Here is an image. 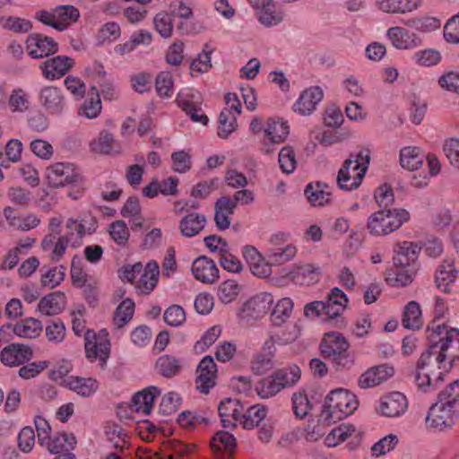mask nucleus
Masks as SVG:
<instances>
[{"label": "nucleus", "instance_id": "obj_50", "mask_svg": "<svg viewBox=\"0 0 459 459\" xmlns=\"http://www.w3.org/2000/svg\"><path fill=\"white\" fill-rule=\"evenodd\" d=\"M441 54L435 48H425L415 51L411 56V61L420 66H434L440 63Z\"/></svg>", "mask_w": 459, "mask_h": 459}, {"label": "nucleus", "instance_id": "obj_58", "mask_svg": "<svg viewBox=\"0 0 459 459\" xmlns=\"http://www.w3.org/2000/svg\"><path fill=\"white\" fill-rule=\"evenodd\" d=\"M275 378L283 385V389L295 385L300 379V368L297 365L277 369L273 372Z\"/></svg>", "mask_w": 459, "mask_h": 459}, {"label": "nucleus", "instance_id": "obj_4", "mask_svg": "<svg viewBox=\"0 0 459 459\" xmlns=\"http://www.w3.org/2000/svg\"><path fill=\"white\" fill-rule=\"evenodd\" d=\"M370 152L362 148L352 152L343 162L337 175L339 187L345 191L357 189L366 175L370 163Z\"/></svg>", "mask_w": 459, "mask_h": 459}, {"label": "nucleus", "instance_id": "obj_2", "mask_svg": "<svg viewBox=\"0 0 459 459\" xmlns=\"http://www.w3.org/2000/svg\"><path fill=\"white\" fill-rule=\"evenodd\" d=\"M359 406L356 395L349 390H332L325 397L319 420L331 425L352 414Z\"/></svg>", "mask_w": 459, "mask_h": 459}, {"label": "nucleus", "instance_id": "obj_63", "mask_svg": "<svg viewBox=\"0 0 459 459\" xmlns=\"http://www.w3.org/2000/svg\"><path fill=\"white\" fill-rule=\"evenodd\" d=\"M278 161L283 173L291 174L297 167L296 155L292 147H282L278 155Z\"/></svg>", "mask_w": 459, "mask_h": 459}, {"label": "nucleus", "instance_id": "obj_42", "mask_svg": "<svg viewBox=\"0 0 459 459\" xmlns=\"http://www.w3.org/2000/svg\"><path fill=\"white\" fill-rule=\"evenodd\" d=\"M424 154L417 147H404L400 152V163L408 170L419 169L424 162Z\"/></svg>", "mask_w": 459, "mask_h": 459}, {"label": "nucleus", "instance_id": "obj_24", "mask_svg": "<svg viewBox=\"0 0 459 459\" xmlns=\"http://www.w3.org/2000/svg\"><path fill=\"white\" fill-rule=\"evenodd\" d=\"M420 250L421 247L411 241L398 243L394 248V265L415 266Z\"/></svg>", "mask_w": 459, "mask_h": 459}, {"label": "nucleus", "instance_id": "obj_49", "mask_svg": "<svg viewBox=\"0 0 459 459\" xmlns=\"http://www.w3.org/2000/svg\"><path fill=\"white\" fill-rule=\"evenodd\" d=\"M22 143L18 139H11L5 145V153L0 151V167L8 168L10 162H17L21 160Z\"/></svg>", "mask_w": 459, "mask_h": 459}, {"label": "nucleus", "instance_id": "obj_53", "mask_svg": "<svg viewBox=\"0 0 459 459\" xmlns=\"http://www.w3.org/2000/svg\"><path fill=\"white\" fill-rule=\"evenodd\" d=\"M156 368L162 376L171 377L179 373L181 361L174 356L163 355L158 359Z\"/></svg>", "mask_w": 459, "mask_h": 459}, {"label": "nucleus", "instance_id": "obj_43", "mask_svg": "<svg viewBox=\"0 0 459 459\" xmlns=\"http://www.w3.org/2000/svg\"><path fill=\"white\" fill-rule=\"evenodd\" d=\"M297 254V248L292 244L281 247H271L266 251V258L271 265H281L292 260Z\"/></svg>", "mask_w": 459, "mask_h": 459}, {"label": "nucleus", "instance_id": "obj_60", "mask_svg": "<svg viewBox=\"0 0 459 459\" xmlns=\"http://www.w3.org/2000/svg\"><path fill=\"white\" fill-rule=\"evenodd\" d=\"M108 233L111 239L119 247H126L130 232L129 230L123 221H116L109 225Z\"/></svg>", "mask_w": 459, "mask_h": 459}, {"label": "nucleus", "instance_id": "obj_54", "mask_svg": "<svg viewBox=\"0 0 459 459\" xmlns=\"http://www.w3.org/2000/svg\"><path fill=\"white\" fill-rule=\"evenodd\" d=\"M176 101L186 113L200 104L199 92L193 88L182 89L177 95Z\"/></svg>", "mask_w": 459, "mask_h": 459}, {"label": "nucleus", "instance_id": "obj_36", "mask_svg": "<svg viewBox=\"0 0 459 459\" xmlns=\"http://www.w3.org/2000/svg\"><path fill=\"white\" fill-rule=\"evenodd\" d=\"M267 415V408L261 404H255L248 407L247 410L243 407L241 411L239 425L244 429H252L258 426Z\"/></svg>", "mask_w": 459, "mask_h": 459}, {"label": "nucleus", "instance_id": "obj_40", "mask_svg": "<svg viewBox=\"0 0 459 459\" xmlns=\"http://www.w3.org/2000/svg\"><path fill=\"white\" fill-rule=\"evenodd\" d=\"M13 333L22 338H36L42 331V324L39 320L29 317L11 325Z\"/></svg>", "mask_w": 459, "mask_h": 459}, {"label": "nucleus", "instance_id": "obj_64", "mask_svg": "<svg viewBox=\"0 0 459 459\" xmlns=\"http://www.w3.org/2000/svg\"><path fill=\"white\" fill-rule=\"evenodd\" d=\"M355 432L352 425L342 424L334 428L326 437L325 441L328 446H335L339 443L345 441Z\"/></svg>", "mask_w": 459, "mask_h": 459}, {"label": "nucleus", "instance_id": "obj_57", "mask_svg": "<svg viewBox=\"0 0 459 459\" xmlns=\"http://www.w3.org/2000/svg\"><path fill=\"white\" fill-rule=\"evenodd\" d=\"M275 378L283 385V389L295 385L300 379V368L297 365L277 369L273 372Z\"/></svg>", "mask_w": 459, "mask_h": 459}, {"label": "nucleus", "instance_id": "obj_15", "mask_svg": "<svg viewBox=\"0 0 459 459\" xmlns=\"http://www.w3.org/2000/svg\"><path fill=\"white\" fill-rule=\"evenodd\" d=\"M74 65V60L66 56H56L44 61L39 68L45 79L54 81L65 76Z\"/></svg>", "mask_w": 459, "mask_h": 459}, {"label": "nucleus", "instance_id": "obj_17", "mask_svg": "<svg viewBox=\"0 0 459 459\" xmlns=\"http://www.w3.org/2000/svg\"><path fill=\"white\" fill-rule=\"evenodd\" d=\"M39 100L44 109L52 115L60 114L65 107V98L61 88L44 86L39 94Z\"/></svg>", "mask_w": 459, "mask_h": 459}, {"label": "nucleus", "instance_id": "obj_39", "mask_svg": "<svg viewBox=\"0 0 459 459\" xmlns=\"http://www.w3.org/2000/svg\"><path fill=\"white\" fill-rule=\"evenodd\" d=\"M206 223L204 215L196 212H191L186 215L179 223L180 231L183 236L192 238L196 236Z\"/></svg>", "mask_w": 459, "mask_h": 459}, {"label": "nucleus", "instance_id": "obj_25", "mask_svg": "<svg viewBox=\"0 0 459 459\" xmlns=\"http://www.w3.org/2000/svg\"><path fill=\"white\" fill-rule=\"evenodd\" d=\"M243 405L236 399L228 398L221 402L218 412L224 428H231L239 423Z\"/></svg>", "mask_w": 459, "mask_h": 459}, {"label": "nucleus", "instance_id": "obj_28", "mask_svg": "<svg viewBox=\"0 0 459 459\" xmlns=\"http://www.w3.org/2000/svg\"><path fill=\"white\" fill-rule=\"evenodd\" d=\"M195 450V445L172 441L163 448L161 453L156 454L152 459H194Z\"/></svg>", "mask_w": 459, "mask_h": 459}, {"label": "nucleus", "instance_id": "obj_27", "mask_svg": "<svg viewBox=\"0 0 459 459\" xmlns=\"http://www.w3.org/2000/svg\"><path fill=\"white\" fill-rule=\"evenodd\" d=\"M158 395H160V390L156 386H149L138 392L133 397L132 410L143 415L150 414Z\"/></svg>", "mask_w": 459, "mask_h": 459}, {"label": "nucleus", "instance_id": "obj_52", "mask_svg": "<svg viewBox=\"0 0 459 459\" xmlns=\"http://www.w3.org/2000/svg\"><path fill=\"white\" fill-rule=\"evenodd\" d=\"M403 325L407 329H418L421 325V309L415 301H411L405 307L403 319Z\"/></svg>", "mask_w": 459, "mask_h": 459}, {"label": "nucleus", "instance_id": "obj_62", "mask_svg": "<svg viewBox=\"0 0 459 459\" xmlns=\"http://www.w3.org/2000/svg\"><path fill=\"white\" fill-rule=\"evenodd\" d=\"M407 25L418 31L428 33L439 29L441 22L435 17L426 16L411 19L408 21Z\"/></svg>", "mask_w": 459, "mask_h": 459}, {"label": "nucleus", "instance_id": "obj_34", "mask_svg": "<svg viewBox=\"0 0 459 459\" xmlns=\"http://www.w3.org/2000/svg\"><path fill=\"white\" fill-rule=\"evenodd\" d=\"M65 385L83 397L92 395L99 388V383L95 378L75 376L67 377L65 380Z\"/></svg>", "mask_w": 459, "mask_h": 459}, {"label": "nucleus", "instance_id": "obj_51", "mask_svg": "<svg viewBox=\"0 0 459 459\" xmlns=\"http://www.w3.org/2000/svg\"><path fill=\"white\" fill-rule=\"evenodd\" d=\"M241 289V286L234 280L224 281L218 287V299L223 304H230L238 298Z\"/></svg>", "mask_w": 459, "mask_h": 459}, {"label": "nucleus", "instance_id": "obj_6", "mask_svg": "<svg viewBox=\"0 0 459 459\" xmlns=\"http://www.w3.org/2000/svg\"><path fill=\"white\" fill-rule=\"evenodd\" d=\"M350 344L339 333L331 332L325 334L320 349L322 354L334 362L340 368H347L351 364L348 353Z\"/></svg>", "mask_w": 459, "mask_h": 459}, {"label": "nucleus", "instance_id": "obj_12", "mask_svg": "<svg viewBox=\"0 0 459 459\" xmlns=\"http://www.w3.org/2000/svg\"><path fill=\"white\" fill-rule=\"evenodd\" d=\"M273 302V295L261 292L247 300L238 314L242 319H258L270 309Z\"/></svg>", "mask_w": 459, "mask_h": 459}, {"label": "nucleus", "instance_id": "obj_16", "mask_svg": "<svg viewBox=\"0 0 459 459\" xmlns=\"http://www.w3.org/2000/svg\"><path fill=\"white\" fill-rule=\"evenodd\" d=\"M217 366L211 356L204 357L196 369V388L203 394H208L216 385Z\"/></svg>", "mask_w": 459, "mask_h": 459}, {"label": "nucleus", "instance_id": "obj_55", "mask_svg": "<svg viewBox=\"0 0 459 459\" xmlns=\"http://www.w3.org/2000/svg\"><path fill=\"white\" fill-rule=\"evenodd\" d=\"M305 195L314 206H323L330 201L331 194L325 191L320 183L308 184L305 189Z\"/></svg>", "mask_w": 459, "mask_h": 459}, {"label": "nucleus", "instance_id": "obj_22", "mask_svg": "<svg viewBox=\"0 0 459 459\" xmlns=\"http://www.w3.org/2000/svg\"><path fill=\"white\" fill-rule=\"evenodd\" d=\"M457 273L455 260L450 257L445 258L436 272L435 282L437 288L444 293H450L451 287L457 278Z\"/></svg>", "mask_w": 459, "mask_h": 459}, {"label": "nucleus", "instance_id": "obj_18", "mask_svg": "<svg viewBox=\"0 0 459 459\" xmlns=\"http://www.w3.org/2000/svg\"><path fill=\"white\" fill-rule=\"evenodd\" d=\"M26 49L32 58H43L57 52L58 46L49 37L31 34L26 40Z\"/></svg>", "mask_w": 459, "mask_h": 459}, {"label": "nucleus", "instance_id": "obj_3", "mask_svg": "<svg viewBox=\"0 0 459 459\" xmlns=\"http://www.w3.org/2000/svg\"><path fill=\"white\" fill-rule=\"evenodd\" d=\"M447 368L446 362L440 360L437 353L431 352V347L428 346L416 367L415 383L418 388L424 393L435 390L437 384L443 381L444 371Z\"/></svg>", "mask_w": 459, "mask_h": 459}, {"label": "nucleus", "instance_id": "obj_29", "mask_svg": "<svg viewBox=\"0 0 459 459\" xmlns=\"http://www.w3.org/2000/svg\"><path fill=\"white\" fill-rule=\"evenodd\" d=\"M348 298L339 288H333L328 294L327 300L324 302L325 307V319H333L342 315L348 303Z\"/></svg>", "mask_w": 459, "mask_h": 459}, {"label": "nucleus", "instance_id": "obj_1", "mask_svg": "<svg viewBox=\"0 0 459 459\" xmlns=\"http://www.w3.org/2000/svg\"><path fill=\"white\" fill-rule=\"evenodd\" d=\"M428 346L431 352L437 353L440 360L449 359V367L459 360V330L448 327L446 323L434 322L426 329Z\"/></svg>", "mask_w": 459, "mask_h": 459}, {"label": "nucleus", "instance_id": "obj_48", "mask_svg": "<svg viewBox=\"0 0 459 459\" xmlns=\"http://www.w3.org/2000/svg\"><path fill=\"white\" fill-rule=\"evenodd\" d=\"M134 302L130 299H124L116 308L113 316V324L117 328L124 327L133 317Z\"/></svg>", "mask_w": 459, "mask_h": 459}, {"label": "nucleus", "instance_id": "obj_19", "mask_svg": "<svg viewBox=\"0 0 459 459\" xmlns=\"http://www.w3.org/2000/svg\"><path fill=\"white\" fill-rule=\"evenodd\" d=\"M31 349L23 344L12 343L4 347L0 352V360L6 367H18L30 360Z\"/></svg>", "mask_w": 459, "mask_h": 459}, {"label": "nucleus", "instance_id": "obj_20", "mask_svg": "<svg viewBox=\"0 0 459 459\" xmlns=\"http://www.w3.org/2000/svg\"><path fill=\"white\" fill-rule=\"evenodd\" d=\"M407 407L406 396L400 392H394L380 399L377 411L385 417H398L406 411Z\"/></svg>", "mask_w": 459, "mask_h": 459}, {"label": "nucleus", "instance_id": "obj_45", "mask_svg": "<svg viewBox=\"0 0 459 459\" xmlns=\"http://www.w3.org/2000/svg\"><path fill=\"white\" fill-rule=\"evenodd\" d=\"M160 268L155 261H151L146 264L144 273L139 280L138 288L143 293H150L158 282Z\"/></svg>", "mask_w": 459, "mask_h": 459}, {"label": "nucleus", "instance_id": "obj_32", "mask_svg": "<svg viewBox=\"0 0 459 459\" xmlns=\"http://www.w3.org/2000/svg\"><path fill=\"white\" fill-rule=\"evenodd\" d=\"M234 210L235 202L230 198L222 196L216 201L214 221L219 230H225L230 228V216L234 213Z\"/></svg>", "mask_w": 459, "mask_h": 459}, {"label": "nucleus", "instance_id": "obj_35", "mask_svg": "<svg viewBox=\"0 0 459 459\" xmlns=\"http://www.w3.org/2000/svg\"><path fill=\"white\" fill-rule=\"evenodd\" d=\"M210 446L214 454L224 453L228 459L235 451L236 438L230 432L221 430L213 436Z\"/></svg>", "mask_w": 459, "mask_h": 459}, {"label": "nucleus", "instance_id": "obj_9", "mask_svg": "<svg viewBox=\"0 0 459 459\" xmlns=\"http://www.w3.org/2000/svg\"><path fill=\"white\" fill-rule=\"evenodd\" d=\"M85 352L91 361L99 359L100 367L104 368L110 354V342L106 330L99 333L87 331L85 333Z\"/></svg>", "mask_w": 459, "mask_h": 459}, {"label": "nucleus", "instance_id": "obj_30", "mask_svg": "<svg viewBox=\"0 0 459 459\" xmlns=\"http://www.w3.org/2000/svg\"><path fill=\"white\" fill-rule=\"evenodd\" d=\"M65 304V294L61 291H55L39 300L38 310L44 316H56L64 310Z\"/></svg>", "mask_w": 459, "mask_h": 459}, {"label": "nucleus", "instance_id": "obj_21", "mask_svg": "<svg viewBox=\"0 0 459 459\" xmlns=\"http://www.w3.org/2000/svg\"><path fill=\"white\" fill-rule=\"evenodd\" d=\"M324 91L318 87L306 89L295 101L293 109L302 116H308L314 112L317 104L323 100Z\"/></svg>", "mask_w": 459, "mask_h": 459}, {"label": "nucleus", "instance_id": "obj_44", "mask_svg": "<svg viewBox=\"0 0 459 459\" xmlns=\"http://www.w3.org/2000/svg\"><path fill=\"white\" fill-rule=\"evenodd\" d=\"M293 311V301L290 298H282L275 304L270 320L275 326L282 325L291 316Z\"/></svg>", "mask_w": 459, "mask_h": 459}, {"label": "nucleus", "instance_id": "obj_13", "mask_svg": "<svg viewBox=\"0 0 459 459\" xmlns=\"http://www.w3.org/2000/svg\"><path fill=\"white\" fill-rule=\"evenodd\" d=\"M386 38L398 50H411L422 45L421 39L413 31L403 27H391L386 31Z\"/></svg>", "mask_w": 459, "mask_h": 459}, {"label": "nucleus", "instance_id": "obj_5", "mask_svg": "<svg viewBox=\"0 0 459 459\" xmlns=\"http://www.w3.org/2000/svg\"><path fill=\"white\" fill-rule=\"evenodd\" d=\"M410 219V213L405 209L380 210L368 220V230L376 236L387 235L398 230Z\"/></svg>", "mask_w": 459, "mask_h": 459}, {"label": "nucleus", "instance_id": "obj_31", "mask_svg": "<svg viewBox=\"0 0 459 459\" xmlns=\"http://www.w3.org/2000/svg\"><path fill=\"white\" fill-rule=\"evenodd\" d=\"M256 19L265 28L280 25L284 20L283 10L273 1L255 13Z\"/></svg>", "mask_w": 459, "mask_h": 459}, {"label": "nucleus", "instance_id": "obj_11", "mask_svg": "<svg viewBox=\"0 0 459 459\" xmlns=\"http://www.w3.org/2000/svg\"><path fill=\"white\" fill-rule=\"evenodd\" d=\"M46 177L50 186L59 187L79 181L80 172L73 163L56 162L47 168Z\"/></svg>", "mask_w": 459, "mask_h": 459}, {"label": "nucleus", "instance_id": "obj_7", "mask_svg": "<svg viewBox=\"0 0 459 459\" xmlns=\"http://www.w3.org/2000/svg\"><path fill=\"white\" fill-rule=\"evenodd\" d=\"M79 16L78 9L73 5H60L52 12L40 10L36 13V18L42 23L60 31L75 22Z\"/></svg>", "mask_w": 459, "mask_h": 459}, {"label": "nucleus", "instance_id": "obj_41", "mask_svg": "<svg viewBox=\"0 0 459 459\" xmlns=\"http://www.w3.org/2000/svg\"><path fill=\"white\" fill-rule=\"evenodd\" d=\"M56 239V236L49 234L42 240V247L45 250L52 248V260L58 261L65 255L67 247L71 245V240L66 236H60Z\"/></svg>", "mask_w": 459, "mask_h": 459}, {"label": "nucleus", "instance_id": "obj_61", "mask_svg": "<svg viewBox=\"0 0 459 459\" xmlns=\"http://www.w3.org/2000/svg\"><path fill=\"white\" fill-rule=\"evenodd\" d=\"M153 24L157 32L162 38L172 36L174 23L171 15L166 12L157 13L153 19Z\"/></svg>", "mask_w": 459, "mask_h": 459}, {"label": "nucleus", "instance_id": "obj_37", "mask_svg": "<svg viewBox=\"0 0 459 459\" xmlns=\"http://www.w3.org/2000/svg\"><path fill=\"white\" fill-rule=\"evenodd\" d=\"M101 108L102 105L100 98V91L96 86H91L87 99L79 108L78 114L81 117L92 119L100 115Z\"/></svg>", "mask_w": 459, "mask_h": 459}, {"label": "nucleus", "instance_id": "obj_10", "mask_svg": "<svg viewBox=\"0 0 459 459\" xmlns=\"http://www.w3.org/2000/svg\"><path fill=\"white\" fill-rule=\"evenodd\" d=\"M66 237L71 240L73 247H79L86 235L94 233L98 228L97 220L91 214H82L78 218L66 221Z\"/></svg>", "mask_w": 459, "mask_h": 459}, {"label": "nucleus", "instance_id": "obj_56", "mask_svg": "<svg viewBox=\"0 0 459 459\" xmlns=\"http://www.w3.org/2000/svg\"><path fill=\"white\" fill-rule=\"evenodd\" d=\"M178 422L183 429L194 430L198 427L206 426L209 420L196 412L185 411L178 415Z\"/></svg>", "mask_w": 459, "mask_h": 459}, {"label": "nucleus", "instance_id": "obj_26", "mask_svg": "<svg viewBox=\"0 0 459 459\" xmlns=\"http://www.w3.org/2000/svg\"><path fill=\"white\" fill-rule=\"evenodd\" d=\"M394 372V368L386 365L373 367L359 377V385L361 388L374 387L387 380Z\"/></svg>", "mask_w": 459, "mask_h": 459}, {"label": "nucleus", "instance_id": "obj_46", "mask_svg": "<svg viewBox=\"0 0 459 459\" xmlns=\"http://www.w3.org/2000/svg\"><path fill=\"white\" fill-rule=\"evenodd\" d=\"M281 390H283V385L275 378L273 373L260 379L255 385V391L262 399L271 398Z\"/></svg>", "mask_w": 459, "mask_h": 459}, {"label": "nucleus", "instance_id": "obj_23", "mask_svg": "<svg viewBox=\"0 0 459 459\" xmlns=\"http://www.w3.org/2000/svg\"><path fill=\"white\" fill-rule=\"evenodd\" d=\"M195 278L204 283H213L219 278V269L211 258L199 256L192 263Z\"/></svg>", "mask_w": 459, "mask_h": 459}, {"label": "nucleus", "instance_id": "obj_59", "mask_svg": "<svg viewBox=\"0 0 459 459\" xmlns=\"http://www.w3.org/2000/svg\"><path fill=\"white\" fill-rule=\"evenodd\" d=\"M0 26L15 33L28 32L32 27L31 22L29 20L14 16L1 17Z\"/></svg>", "mask_w": 459, "mask_h": 459}, {"label": "nucleus", "instance_id": "obj_47", "mask_svg": "<svg viewBox=\"0 0 459 459\" xmlns=\"http://www.w3.org/2000/svg\"><path fill=\"white\" fill-rule=\"evenodd\" d=\"M319 269L313 264H307L298 266L292 272V279L296 283L310 285L318 281Z\"/></svg>", "mask_w": 459, "mask_h": 459}, {"label": "nucleus", "instance_id": "obj_14", "mask_svg": "<svg viewBox=\"0 0 459 459\" xmlns=\"http://www.w3.org/2000/svg\"><path fill=\"white\" fill-rule=\"evenodd\" d=\"M76 444L75 437L73 434L58 433L49 436L47 442H43L41 446L46 447L51 454H61L55 459H74V455L70 453Z\"/></svg>", "mask_w": 459, "mask_h": 459}, {"label": "nucleus", "instance_id": "obj_38", "mask_svg": "<svg viewBox=\"0 0 459 459\" xmlns=\"http://www.w3.org/2000/svg\"><path fill=\"white\" fill-rule=\"evenodd\" d=\"M414 275L415 266L394 265L385 280L391 286H407L412 282Z\"/></svg>", "mask_w": 459, "mask_h": 459}, {"label": "nucleus", "instance_id": "obj_33", "mask_svg": "<svg viewBox=\"0 0 459 459\" xmlns=\"http://www.w3.org/2000/svg\"><path fill=\"white\" fill-rule=\"evenodd\" d=\"M264 132V143H281L287 138L290 131L287 122L269 118L266 121Z\"/></svg>", "mask_w": 459, "mask_h": 459}, {"label": "nucleus", "instance_id": "obj_8", "mask_svg": "<svg viewBox=\"0 0 459 459\" xmlns=\"http://www.w3.org/2000/svg\"><path fill=\"white\" fill-rule=\"evenodd\" d=\"M459 410L446 402L438 400L433 404L426 417V425L434 430H444L452 428L458 417Z\"/></svg>", "mask_w": 459, "mask_h": 459}]
</instances>
